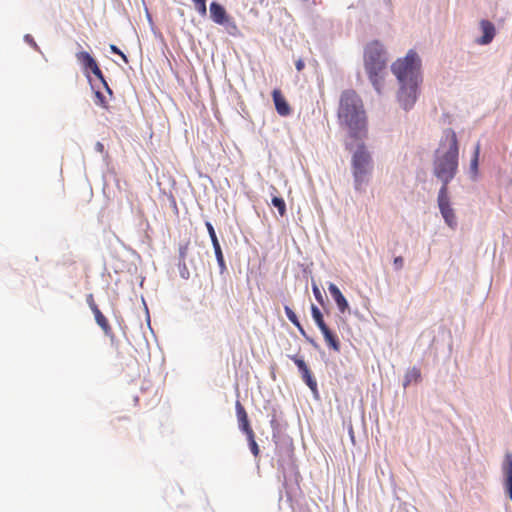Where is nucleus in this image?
<instances>
[{"mask_svg":"<svg viewBox=\"0 0 512 512\" xmlns=\"http://www.w3.org/2000/svg\"><path fill=\"white\" fill-rule=\"evenodd\" d=\"M391 71L398 81L397 101L405 111L411 110L420 93L422 83L421 59L414 50L391 65Z\"/></svg>","mask_w":512,"mask_h":512,"instance_id":"1","label":"nucleus"},{"mask_svg":"<svg viewBox=\"0 0 512 512\" xmlns=\"http://www.w3.org/2000/svg\"><path fill=\"white\" fill-rule=\"evenodd\" d=\"M272 205L278 209V212L281 216H283L286 212V204L283 198L281 197H273L271 201Z\"/></svg>","mask_w":512,"mask_h":512,"instance_id":"21","label":"nucleus"},{"mask_svg":"<svg viewBox=\"0 0 512 512\" xmlns=\"http://www.w3.org/2000/svg\"><path fill=\"white\" fill-rule=\"evenodd\" d=\"M384 2H385L388 6H390V5H391V0H384Z\"/></svg>","mask_w":512,"mask_h":512,"instance_id":"44","label":"nucleus"},{"mask_svg":"<svg viewBox=\"0 0 512 512\" xmlns=\"http://www.w3.org/2000/svg\"><path fill=\"white\" fill-rule=\"evenodd\" d=\"M350 434H351V439H352V441H353V440H354V436H353V434H352V430H350Z\"/></svg>","mask_w":512,"mask_h":512,"instance_id":"45","label":"nucleus"},{"mask_svg":"<svg viewBox=\"0 0 512 512\" xmlns=\"http://www.w3.org/2000/svg\"><path fill=\"white\" fill-rule=\"evenodd\" d=\"M458 155L456 133L452 129H446L433 163L434 175L442 182L441 187L447 188L455 177L458 171Z\"/></svg>","mask_w":512,"mask_h":512,"instance_id":"2","label":"nucleus"},{"mask_svg":"<svg viewBox=\"0 0 512 512\" xmlns=\"http://www.w3.org/2000/svg\"><path fill=\"white\" fill-rule=\"evenodd\" d=\"M86 300H87V303H88V305H89V307H90V309H91L92 311H93V307H98V306L95 304V302H94V299H93V295H92V294H89V295L87 296V299H86Z\"/></svg>","mask_w":512,"mask_h":512,"instance_id":"35","label":"nucleus"},{"mask_svg":"<svg viewBox=\"0 0 512 512\" xmlns=\"http://www.w3.org/2000/svg\"><path fill=\"white\" fill-rule=\"evenodd\" d=\"M311 314H312L313 320L315 321L316 325L318 326V328L320 330L328 327L326 325V323L324 322L323 315H322L320 309L314 304L311 305Z\"/></svg>","mask_w":512,"mask_h":512,"instance_id":"19","label":"nucleus"},{"mask_svg":"<svg viewBox=\"0 0 512 512\" xmlns=\"http://www.w3.org/2000/svg\"><path fill=\"white\" fill-rule=\"evenodd\" d=\"M388 62L387 52L379 41L368 43L364 49V67L369 80L378 94H381L385 70Z\"/></svg>","mask_w":512,"mask_h":512,"instance_id":"4","label":"nucleus"},{"mask_svg":"<svg viewBox=\"0 0 512 512\" xmlns=\"http://www.w3.org/2000/svg\"><path fill=\"white\" fill-rule=\"evenodd\" d=\"M93 314L95 316L96 323L102 328L103 332L106 336H111V327L106 319V317L102 314L98 307H93Z\"/></svg>","mask_w":512,"mask_h":512,"instance_id":"14","label":"nucleus"},{"mask_svg":"<svg viewBox=\"0 0 512 512\" xmlns=\"http://www.w3.org/2000/svg\"><path fill=\"white\" fill-rule=\"evenodd\" d=\"M420 379H421L420 370L416 367L409 368L406 371L405 376H404L403 387L406 388L413 382L417 383L418 381H420Z\"/></svg>","mask_w":512,"mask_h":512,"instance_id":"16","label":"nucleus"},{"mask_svg":"<svg viewBox=\"0 0 512 512\" xmlns=\"http://www.w3.org/2000/svg\"><path fill=\"white\" fill-rule=\"evenodd\" d=\"M221 25H223L225 27V29L227 30V32L230 34V35H236L237 32H238V28L235 24L234 21H232L229 17L227 18V22L225 23H222Z\"/></svg>","mask_w":512,"mask_h":512,"instance_id":"23","label":"nucleus"},{"mask_svg":"<svg viewBox=\"0 0 512 512\" xmlns=\"http://www.w3.org/2000/svg\"><path fill=\"white\" fill-rule=\"evenodd\" d=\"M404 259L401 256L395 257L393 261V266L396 270H400L403 268Z\"/></svg>","mask_w":512,"mask_h":512,"instance_id":"33","label":"nucleus"},{"mask_svg":"<svg viewBox=\"0 0 512 512\" xmlns=\"http://www.w3.org/2000/svg\"><path fill=\"white\" fill-rule=\"evenodd\" d=\"M24 41L26 43H28L29 45H31L35 50H39L38 45L36 44V42L34 41L33 37L30 34H26L24 36Z\"/></svg>","mask_w":512,"mask_h":512,"instance_id":"34","label":"nucleus"},{"mask_svg":"<svg viewBox=\"0 0 512 512\" xmlns=\"http://www.w3.org/2000/svg\"><path fill=\"white\" fill-rule=\"evenodd\" d=\"M320 331L322 332L328 346L332 348L334 351L339 352L340 343L337 337L332 333V331L328 327L321 329Z\"/></svg>","mask_w":512,"mask_h":512,"instance_id":"15","label":"nucleus"},{"mask_svg":"<svg viewBox=\"0 0 512 512\" xmlns=\"http://www.w3.org/2000/svg\"><path fill=\"white\" fill-rule=\"evenodd\" d=\"M210 16L212 20L219 25L227 22V18L229 17L224 7L217 2L210 4Z\"/></svg>","mask_w":512,"mask_h":512,"instance_id":"13","label":"nucleus"},{"mask_svg":"<svg viewBox=\"0 0 512 512\" xmlns=\"http://www.w3.org/2000/svg\"><path fill=\"white\" fill-rule=\"evenodd\" d=\"M306 341L309 342L313 347L318 348L317 342L310 336H306Z\"/></svg>","mask_w":512,"mask_h":512,"instance_id":"39","label":"nucleus"},{"mask_svg":"<svg viewBox=\"0 0 512 512\" xmlns=\"http://www.w3.org/2000/svg\"><path fill=\"white\" fill-rule=\"evenodd\" d=\"M295 66H296V69L298 71H302L305 67V63L302 59H298L296 62H295Z\"/></svg>","mask_w":512,"mask_h":512,"instance_id":"36","label":"nucleus"},{"mask_svg":"<svg viewBox=\"0 0 512 512\" xmlns=\"http://www.w3.org/2000/svg\"><path fill=\"white\" fill-rule=\"evenodd\" d=\"M106 91L109 93V94H112V90L110 89V87L108 86L107 82L104 80V82H102Z\"/></svg>","mask_w":512,"mask_h":512,"instance_id":"40","label":"nucleus"},{"mask_svg":"<svg viewBox=\"0 0 512 512\" xmlns=\"http://www.w3.org/2000/svg\"><path fill=\"white\" fill-rule=\"evenodd\" d=\"M101 82H104V76L98 65H94L90 70Z\"/></svg>","mask_w":512,"mask_h":512,"instance_id":"31","label":"nucleus"},{"mask_svg":"<svg viewBox=\"0 0 512 512\" xmlns=\"http://www.w3.org/2000/svg\"><path fill=\"white\" fill-rule=\"evenodd\" d=\"M328 290L330 295L334 299L339 311L341 313H345L346 311H348L349 304L344 295L342 294V292L340 291V289L334 283H330L328 286Z\"/></svg>","mask_w":512,"mask_h":512,"instance_id":"11","label":"nucleus"},{"mask_svg":"<svg viewBox=\"0 0 512 512\" xmlns=\"http://www.w3.org/2000/svg\"><path fill=\"white\" fill-rule=\"evenodd\" d=\"M95 95H96V97H97V99H98V103H99L100 105H104V103H105V97L103 96V94H102L101 92L97 91V92L95 93Z\"/></svg>","mask_w":512,"mask_h":512,"instance_id":"37","label":"nucleus"},{"mask_svg":"<svg viewBox=\"0 0 512 512\" xmlns=\"http://www.w3.org/2000/svg\"><path fill=\"white\" fill-rule=\"evenodd\" d=\"M188 251V245H180L179 247V261H185L186 254Z\"/></svg>","mask_w":512,"mask_h":512,"instance_id":"32","label":"nucleus"},{"mask_svg":"<svg viewBox=\"0 0 512 512\" xmlns=\"http://www.w3.org/2000/svg\"><path fill=\"white\" fill-rule=\"evenodd\" d=\"M272 96L277 113L281 116H288L291 113V109L281 92L274 90Z\"/></svg>","mask_w":512,"mask_h":512,"instance_id":"12","label":"nucleus"},{"mask_svg":"<svg viewBox=\"0 0 512 512\" xmlns=\"http://www.w3.org/2000/svg\"><path fill=\"white\" fill-rule=\"evenodd\" d=\"M294 325L297 327V329H298L299 331L303 328V326L301 325V323L299 322V320H298Z\"/></svg>","mask_w":512,"mask_h":512,"instance_id":"42","label":"nucleus"},{"mask_svg":"<svg viewBox=\"0 0 512 512\" xmlns=\"http://www.w3.org/2000/svg\"><path fill=\"white\" fill-rule=\"evenodd\" d=\"M502 484L505 493L512 501V454L506 453L501 465Z\"/></svg>","mask_w":512,"mask_h":512,"instance_id":"7","label":"nucleus"},{"mask_svg":"<svg viewBox=\"0 0 512 512\" xmlns=\"http://www.w3.org/2000/svg\"><path fill=\"white\" fill-rule=\"evenodd\" d=\"M110 50L112 53H115V54H118L121 56V58L127 63L128 62V59L126 57V55L114 44H111L110 45Z\"/></svg>","mask_w":512,"mask_h":512,"instance_id":"30","label":"nucleus"},{"mask_svg":"<svg viewBox=\"0 0 512 512\" xmlns=\"http://www.w3.org/2000/svg\"><path fill=\"white\" fill-rule=\"evenodd\" d=\"M312 291H313V294H314L316 300L320 304H322L323 303V294H322L321 290L319 289V287L315 283L312 284Z\"/></svg>","mask_w":512,"mask_h":512,"instance_id":"29","label":"nucleus"},{"mask_svg":"<svg viewBox=\"0 0 512 512\" xmlns=\"http://www.w3.org/2000/svg\"><path fill=\"white\" fill-rule=\"evenodd\" d=\"M195 4V8L201 16H205L207 13L206 0H192Z\"/></svg>","mask_w":512,"mask_h":512,"instance_id":"24","label":"nucleus"},{"mask_svg":"<svg viewBox=\"0 0 512 512\" xmlns=\"http://www.w3.org/2000/svg\"><path fill=\"white\" fill-rule=\"evenodd\" d=\"M292 360L294 361L295 365L298 367L300 374L309 370L307 364L305 363V361L303 359L293 356Z\"/></svg>","mask_w":512,"mask_h":512,"instance_id":"26","label":"nucleus"},{"mask_svg":"<svg viewBox=\"0 0 512 512\" xmlns=\"http://www.w3.org/2000/svg\"><path fill=\"white\" fill-rule=\"evenodd\" d=\"M480 28L482 30L483 35L476 40V42L480 45H487L492 42L495 36V26L492 22L488 20H481Z\"/></svg>","mask_w":512,"mask_h":512,"instance_id":"9","label":"nucleus"},{"mask_svg":"<svg viewBox=\"0 0 512 512\" xmlns=\"http://www.w3.org/2000/svg\"><path fill=\"white\" fill-rule=\"evenodd\" d=\"M178 268H179V274H180L181 278L188 279L190 277V272L186 266L185 261H179Z\"/></svg>","mask_w":512,"mask_h":512,"instance_id":"27","label":"nucleus"},{"mask_svg":"<svg viewBox=\"0 0 512 512\" xmlns=\"http://www.w3.org/2000/svg\"><path fill=\"white\" fill-rule=\"evenodd\" d=\"M205 225H206L209 237L211 239V242H212V245L214 248L216 260H217V263H218V266L220 269V273L222 274L226 270V264H225V260H224V256H223V252H222L219 240L217 238V235H216L213 225L208 221L205 223Z\"/></svg>","mask_w":512,"mask_h":512,"instance_id":"8","label":"nucleus"},{"mask_svg":"<svg viewBox=\"0 0 512 512\" xmlns=\"http://www.w3.org/2000/svg\"><path fill=\"white\" fill-rule=\"evenodd\" d=\"M235 408H236V415H237L239 429L245 434H248L249 432H253V430L250 426L249 420H248L247 412H246L245 408L243 407V405L240 403V401H238V400L236 401Z\"/></svg>","mask_w":512,"mask_h":512,"instance_id":"10","label":"nucleus"},{"mask_svg":"<svg viewBox=\"0 0 512 512\" xmlns=\"http://www.w3.org/2000/svg\"><path fill=\"white\" fill-rule=\"evenodd\" d=\"M299 332H300V334H301L304 338H306V336H308V335H307V333H306V331L304 330V328H302Z\"/></svg>","mask_w":512,"mask_h":512,"instance_id":"43","label":"nucleus"},{"mask_svg":"<svg viewBox=\"0 0 512 512\" xmlns=\"http://www.w3.org/2000/svg\"><path fill=\"white\" fill-rule=\"evenodd\" d=\"M284 310H285V314L287 316V318L293 323L295 324L297 321H298V317L297 315L294 313V311L289 307V306H285L284 307Z\"/></svg>","mask_w":512,"mask_h":512,"instance_id":"28","label":"nucleus"},{"mask_svg":"<svg viewBox=\"0 0 512 512\" xmlns=\"http://www.w3.org/2000/svg\"><path fill=\"white\" fill-rule=\"evenodd\" d=\"M246 436H247V440H248L249 447H250V450H251L252 454L254 456H258V454H259V447H258V444L255 441L254 432H249L248 434H246Z\"/></svg>","mask_w":512,"mask_h":512,"instance_id":"22","label":"nucleus"},{"mask_svg":"<svg viewBox=\"0 0 512 512\" xmlns=\"http://www.w3.org/2000/svg\"><path fill=\"white\" fill-rule=\"evenodd\" d=\"M77 61L84 67L86 70H91V68L96 65L95 59L86 51H81L76 54Z\"/></svg>","mask_w":512,"mask_h":512,"instance_id":"17","label":"nucleus"},{"mask_svg":"<svg viewBox=\"0 0 512 512\" xmlns=\"http://www.w3.org/2000/svg\"><path fill=\"white\" fill-rule=\"evenodd\" d=\"M338 119L353 138L361 139L366 133V113L363 102L353 90L342 92L339 100Z\"/></svg>","mask_w":512,"mask_h":512,"instance_id":"3","label":"nucleus"},{"mask_svg":"<svg viewBox=\"0 0 512 512\" xmlns=\"http://www.w3.org/2000/svg\"><path fill=\"white\" fill-rule=\"evenodd\" d=\"M479 150H480V146H479V144H477V146L475 147L474 155H473V157L471 159V162H470L471 178H475V176L477 175Z\"/></svg>","mask_w":512,"mask_h":512,"instance_id":"20","label":"nucleus"},{"mask_svg":"<svg viewBox=\"0 0 512 512\" xmlns=\"http://www.w3.org/2000/svg\"><path fill=\"white\" fill-rule=\"evenodd\" d=\"M351 170L354 189L357 192H365L373 170V161L370 152L363 143H359L352 154Z\"/></svg>","mask_w":512,"mask_h":512,"instance_id":"5","label":"nucleus"},{"mask_svg":"<svg viewBox=\"0 0 512 512\" xmlns=\"http://www.w3.org/2000/svg\"><path fill=\"white\" fill-rule=\"evenodd\" d=\"M292 360L294 361L295 365L298 367L300 374L309 370L307 364L305 363V361L303 359L293 356Z\"/></svg>","mask_w":512,"mask_h":512,"instance_id":"25","label":"nucleus"},{"mask_svg":"<svg viewBox=\"0 0 512 512\" xmlns=\"http://www.w3.org/2000/svg\"><path fill=\"white\" fill-rule=\"evenodd\" d=\"M438 207L445 223L452 229L457 226V219L453 208L451 207L448 196V188L441 187L437 197Z\"/></svg>","mask_w":512,"mask_h":512,"instance_id":"6","label":"nucleus"},{"mask_svg":"<svg viewBox=\"0 0 512 512\" xmlns=\"http://www.w3.org/2000/svg\"><path fill=\"white\" fill-rule=\"evenodd\" d=\"M106 91L109 93V94H112V90L110 89V87L108 86L107 82L104 80V82H102Z\"/></svg>","mask_w":512,"mask_h":512,"instance_id":"41","label":"nucleus"},{"mask_svg":"<svg viewBox=\"0 0 512 512\" xmlns=\"http://www.w3.org/2000/svg\"><path fill=\"white\" fill-rule=\"evenodd\" d=\"M301 378L307 384V386L310 388L312 393L316 396L318 394L317 382L314 379L311 371L307 370V371L303 372L301 374Z\"/></svg>","mask_w":512,"mask_h":512,"instance_id":"18","label":"nucleus"},{"mask_svg":"<svg viewBox=\"0 0 512 512\" xmlns=\"http://www.w3.org/2000/svg\"><path fill=\"white\" fill-rule=\"evenodd\" d=\"M95 150L99 153H102L104 150V145L101 142H97L95 144Z\"/></svg>","mask_w":512,"mask_h":512,"instance_id":"38","label":"nucleus"}]
</instances>
